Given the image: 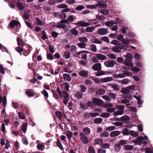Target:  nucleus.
<instances>
[{
	"label": "nucleus",
	"instance_id": "1",
	"mask_svg": "<svg viewBox=\"0 0 153 153\" xmlns=\"http://www.w3.org/2000/svg\"><path fill=\"white\" fill-rule=\"evenodd\" d=\"M148 138L146 136H145L144 137L143 136L139 137L137 138V140H133V142L136 145H141L142 144L141 141L143 140H146L148 139Z\"/></svg>",
	"mask_w": 153,
	"mask_h": 153
},
{
	"label": "nucleus",
	"instance_id": "2",
	"mask_svg": "<svg viewBox=\"0 0 153 153\" xmlns=\"http://www.w3.org/2000/svg\"><path fill=\"white\" fill-rule=\"evenodd\" d=\"M94 103L99 106H103L104 103L103 101L98 98H94L93 99Z\"/></svg>",
	"mask_w": 153,
	"mask_h": 153
},
{
	"label": "nucleus",
	"instance_id": "3",
	"mask_svg": "<svg viewBox=\"0 0 153 153\" xmlns=\"http://www.w3.org/2000/svg\"><path fill=\"white\" fill-rule=\"evenodd\" d=\"M73 24L78 26L79 27H88L90 25V24L89 23L84 22L82 21H79L78 22L76 23H74Z\"/></svg>",
	"mask_w": 153,
	"mask_h": 153
},
{
	"label": "nucleus",
	"instance_id": "4",
	"mask_svg": "<svg viewBox=\"0 0 153 153\" xmlns=\"http://www.w3.org/2000/svg\"><path fill=\"white\" fill-rule=\"evenodd\" d=\"M80 137L81 141L85 144H87L88 142V137L83 133L81 132L79 134Z\"/></svg>",
	"mask_w": 153,
	"mask_h": 153
},
{
	"label": "nucleus",
	"instance_id": "5",
	"mask_svg": "<svg viewBox=\"0 0 153 153\" xmlns=\"http://www.w3.org/2000/svg\"><path fill=\"white\" fill-rule=\"evenodd\" d=\"M124 64L127 66L132 67L134 64L132 62L131 60L128 58H126L124 60Z\"/></svg>",
	"mask_w": 153,
	"mask_h": 153
},
{
	"label": "nucleus",
	"instance_id": "6",
	"mask_svg": "<svg viewBox=\"0 0 153 153\" xmlns=\"http://www.w3.org/2000/svg\"><path fill=\"white\" fill-rule=\"evenodd\" d=\"M92 68L95 71H99L101 70V64L98 63L94 64L92 67Z\"/></svg>",
	"mask_w": 153,
	"mask_h": 153
},
{
	"label": "nucleus",
	"instance_id": "7",
	"mask_svg": "<svg viewBox=\"0 0 153 153\" xmlns=\"http://www.w3.org/2000/svg\"><path fill=\"white\" fill-rule=\"evenodd\" d=\"M17 43L19 47H23L25 45V43L20 38L18 37L17 38Z\"/></svg>",
	"mask_w": 153,
	"mask_h": 153
},
{
	"label": "nucleus",
	"instance_id": "8",
	"mask_svg": "<svg viewBox=\"0 0 153 153\" xmlns=\"http://www.w3.org/2000/svg\"><path fill=\"white\" fill-rule=\"evenodd\" d=\"M106 4V3L104 2V1H99L98 3L96 4V5L98 7L103 8H106L107 7Z\"/></svg>",
	"mask_w": 153,
	"mask_h": 153
},
{
	"label": "nucleus",
	"instance_id": "9",
	"mask_svg": "<svg viewBox=\"0 0 153 153\" xmlns=\"http://www.w3.org/2000/svg\"><path fill=\"white\" fill-rule=\"evenodd\" d=\"M119 46H120L121 50H126L129 47L128 45L123 43H120V44H119Z\"/></svg>",
	"mask_w": 153,
	"mask_h": 153
},
{
	"label": "nucleus",
	"instance_id": "10",
	"mask_svg": "<svg viewBox=\"0 0 153 153\" xmlns=\"http://www.w3.org/2000/svg\"><path fill=\"white\" fill-rule=\"evenodd\" d=\"M98 33L101 35H105L107 33V30L106 29L100 28L98 29Z\"/></svg>",
	"mask_w": 153,
	"mask_h": 153
},
{
	"label": "nucleus",
	"instance_id": "11",
	"mask_svg": "<svg viewBox=\"0 0 153 153\" xmlns=\"http://www.w3.org/2000/svg\"><path fill=\"white\" fill-rule=\"evenodd\" d=\"M2 102V104L4 107H5L6 105L7 104V99L6 97L4 96L2 98L1 96L0 95V103H1Z\"/></svg>",
	"mask_w": 153,
	"mask_h": 153
},
{
	"label": "nucleus",
	"instance_id": "12",
	"mask_svg": "<svg viewBox=\"0 0 153 153\" xmlns=\"http://www.w3.org/2000/svg\"><path fill=\"white\" fill-rule=\"evenodd\" d=\"M63 77H62L61 78L62 79L63 78H64L65 81H70L71 80V78L69 74H64L63 75Z\"/></svg>",
	"mask_w": 153,
	"mask_h": 153
},
{
	"label": "nucleus",
	"instance_id": "13",
	"mask_svg": "<svg viewBox=\"0 0 153 153\" xmlns=\"http://www.w3.org/2000/svg\"><path fill=\"white\" fill-rule=\"evenodd\" d=\"M31 48V46L30 45L27 46L28 49L26 50L25 48H24V52L22 53L23 55L25 56H27L30 53V49Z\"/></svg>",
	"mask_w": 153,
	"mask_h": 153
},
{
	"label": "nucleus",
	"instance_id": "14",
	"mask_svg": "<svg viewBox=\"0 0 153 153\" xmlns=\"http://www.w3.org/2000/svg\"><path fill=\"white\" fill-rule=\"evenodd\" d=\"M114 62L113 60H111V61H108V62H104V64L105 66L107 67L112 68L114 66Z\"/></svg>",
	"mask_w": 153,
	"mask_h": 153
},
{
	"label": "nucleus",
	"instance_id": "15",
	"mask_svg": "<svg viewBox=\"0 0 153 153\" xmlns=\"http://www.w3.org/2000/svg\"><path fill=\"white\" fill-rule=\"evenodd\" d=\"M120 133V131H115L111 132L110 134V137H114L117 136L119 135Z\"/></svg>",
	"mask_w": 153,
	"mask_h": 153
},
{
	"label": "nucleus",
	"instance_id": "16",
	"mask_svg": "<svg viewBox=\"0 0 153 153\" xmlns=\"http://www.w3.org/2000/svg\"><path fill=\"white\" fill-rule=\"evenodd\" d=\"M96 57L98 59L104 60L107 58L104 55L100 53H97L96 55Z\"/></svg>",
	"mask_w": 153,
	"mask_h": 153
},
{
	"label": "nucleus",
	"instance_id": "17",
	"mask_svg": "<svg viewBox=\"0 0 153 153\" xmlns=\"http://www.w3.org/2000/svg\"><path fill=\"white\" fill-rule=\"evenodd\" d=\"M111 50L117 53L120 52L121 51L120 46H118V47L116 46L113 47L112 48Z\"/></svg>",
	"mask_w": 153,
	"mask_h": 153
},
{
	"label": "nucleus",
	"instance_id": "18",
	"mask_svg": "<svg viewBox=\"0 0 153 153\" xmlns=\"http://www.w3.org/2000/svg\"><path fill=\"white\" fill-rule=\"evenodd\" d=\"M105 93V90L103 89L100 88L96 92V94L98 95H102L104 94Z\"/></svg>",
	"mask_w": 153,
	"mask_h": 153
},
{
	"label": "nucleus",
	"instance_id": "19",
	"mask_svg": "<svg viewBox=\"0 0 153 153\" xmlns=\"http://www.w3.org/2000/svg\"><path fill=\"white\" fill-rule=\"evenodd\" d=\"M79 74L82 77H86L88 76V71H81L79 72Z\"/></svg>",
	"mask_w": 153,
	"mask_h": 153
},
{
	"label": "nucleus",
	"instance_id": "20",
	"mask_svg": "<svg viewBox=\"0 0 153 153\" xmlns=\"http://www.w3.org/2000/svg\"><path fill=\"white\" fill-rule=\"evenodd\" d=\"M83 132L86 135H89L91 132L90 128L88 127H86L84 128L82 130Z\"/></svg>",
	"mask_w": 153,
	"mask_h": 153
},
{
	"label": "nucleus",
	"instance_id": "21",
	"mask_svg": "<svg viewBox=\"0 0 153 153\" xmlns=\"http://www.w3.org/2000/svg\"><path fill=\"white\" fill-rule=\"evenodd\" d=\"M17 7L18 9L19 10H23L25 7V6L23 5L20 2H19L17 4Z\"/></svg>",
	"mask_w": 153,
	"mask_h": 153
},
{
	"label": "nucleus",
	"instance_id": "22",
	"mask_svg": "<svg viewBox=\"0 0 153 153\" xmlns=\"http://www.w3.org/2000/svg\"><path fill=\"white\" fill-rule=\"evenodd\" d=\"M78 28V27H75L72 28L71 30V32L74 35L76 36L78 35V32L76 30V29L77 28Z\"/></svg>",
	"mask_w": 153,
	"mask_h": 153
},
{
	"label": "nucleus",
	"instance_id": "23",
	"mask_svg": "<svg viewBox=\"0 0 153 153\" xmlns=\"http://www.w3.org/2000/svg\"><path fill=\"white\" fill-rule=\"evenodd\" d=\"M75 97L79 99H80L82 98L83 94L80 92H76L75 94Z\"/></svg>",
	"mask_w": 153,
	"mask_h": 153
},
{
	"label": "nucleus",
	"instance_id": "24",
	"mask_svg": "<svg viewBox=\"0 0 153 153\" xmlns=\"http://www.w3.org/2000/svg\"><path fill=\"white\" fill-rule=\"evenodd\" d=\"M103 142V141L102 140L99 138L96 139L94 140L95 145H99L102 144Z\"/></svg>",
	"mask_w": 153,
	"mask_h": 153
},
{
	"label": "nucleus",
	"instance_id": "25",
	"mask_svg": "<svg viewBox=\"0 0 153 153\" xmlns=\"http://www.w3.org/2000/svg\"><path fill=\"white\" fill-rule=\"evenodd\" d=\"M95 29V28L93 27H88L85 29V31L88 32H91Z\"/></svg>",
	"mask_w": 153,
	"mask_h": 153
},
{
	"label": "nucleus",
	"instance_id": "26",
	"mask_svg": "<svg viewBox=\"0 0 153 153\" xmlns=\"http://www.w3.org/2000/svg\"><path fill=\"white\" fill-rule=\"evenodd\" d=\"M22 47H19L18 46V47H16L15 49L16 51L19 53L21 56L22 55L21 53L24 51V48H22Z\"/></svg>",
	"mask_w": 153,
	"mask_h": 153
},
{
	"label": "nucleus",
	"instance_id": "27",
	"mask_svg": "<svg viewBox=\"0 0 153 153\" xmlns=\"http://www.w3.org/2000/svg\"><path fill=\"white\" fill-rule=\"evenodd\" d=\"M64 57L66 59H69L71 55V53L70 51H66L64 53Z\"/></svg>",
	"mask_w": 153,
	"mask_h": 153
},
{
	"label": "nucleus",
	"instance_id": "28",
	"mask_svg": "<svg viewBox=\"0 0 153 153\" xmlns=\"http://www.w3.org/2000/svg\"><path fill=\"white\" fill-rule=\"evenodd\" d=\"M73 133L69 130L67 131L66 136L69 140H71V138L72 137Z\"/></svg>",
	"mask_w": 153,
	"mask_h": 153
},
{
	"label": "nucleus",
	"instance_id": "29",
	"mask_svg": "<svg viewBox=\"0 0 153 153\" xmlns=\"http://www.w3.org/2000/svg\"><path fill=\"white\" fill-rule=\"evenodd\" d=\"M124 111L122 110H118L117 111H115L114 114L115 116L118 115H121L123 114L124 113Z\"/></svg>",
	"mask_w": 153,
	"mask_h": 153
},
{
	"label": "nucleus",
	"instance_id": "30",
	"mask_svg": "<svg viewBox=\"0 0 153 153\" xmlns=\"http://www.w3.org/2000/svg\"><path fill=\"white\" fill-rule=\"evenodd\" d=\"M129 134L134 137H137L138 136L137 132L133 130H131L129 131Z\"/></svg>",
	"mask_w": 153,
	"mask_h": 153
},
{
	"label": "nucleus",
	"instance_id": "31",
	"mask_svg": "<svg viewBox=\"0 0 153 153\" xmlns=\"http://www.w3.org/2000/svg\"><path fill=\"white\" fill-rule=\"evenodd\" d=\"M77 45L79 46V47L81 48H85L87 44L82 42H80L77 44Z\"/></svg>",
	"mask_w": 153,
	"mask_h": 153
},
{
	"label": "nucleus",
	"instance_id": "32",
	"mask_svg": "<svg viewBox=\"0 0 153 153\" xmlns=\"http://www.w3.org/2000/svg\"><path fill=\"white\" fill-rule=\"evenodd\" d=\"M91 50L94 52H96L97 51V49L96 46L94 44H91L90 46Z\"/></svg>",
	"mask_w": 153,
	"mask_h": 153
},
{
	"label": "nucleus",
	"instance_id": "33",
	"mask_svg": "<svg viewBox=\"0 0 153 153\" xmlns=\"http://www.w3.org/2000/svg\"><path fill=\"white\" fill-rule=\"evenodd\" d=\"M130 119V117L126 115H124L123 116L121 117V121H128Z\"/></svg>",
	"mask_w": 153,
	"mask_h": 153
},
{
	"label": "nucleus",
	"instance_id": "34",
	"mask_svg": "<svg viewBox=\"0 0 153 153\" xmlns=\"http://www.w3.org/2000/svg\"><path fill=\"white\" fill-rule=\"evenodd\" d=\"M79 40L82 42H88V39L85 37L82 36L79 38Z\"/></svg>",
	"mask_w": 153,
	"mask_h": 153
},
{
	"label": "nucleus",
	"instance_id": "35",
	"mask_svg": "<svg viewBox=\"0 0 153 153\" xmlns=\"http://www.w3.org/2000/svg\"><path fill=\"white\" fill-rule=\"evenodd\" d=\"M113 80V79L111 77H108L102 79L101 80L103 82H107L111 81Z\"/></svg>",
	"mask_w": 153,
	"mask_h": 153
},
{
	"label": "nucleus",
	"instance_id": "36",
	"mask_svg": "<svg viewBox=\"0 0 153 153\" xmlns=\"http://www.w3.org/2000/svg\"><path fill=\"white\" fill-rule=\"evenodd\" d=\"M134 148L133 146L129 145H126L124 146V148L126 150H130Z\"/></svg>",
	"mask_w": 153,
	"mask_h": 153
},
{
	"label": "nucleus",
	"instance_id": "37",
	"mask_svg": "<svg viewBox=\"0 0 153 153\" xmlns=\"http://www.w3.org/2000/svg\"><path fill=\"white\" fill-rule=\"evenodd\" d=\"M25 93L29 97H32L34 95V93L31 90L26 91Z\"/></svg>",
	"mask_w": 153,
	"mask_h": 153
},
{
	"label": "nucleus",
	"instance_id": "38",
	"mask_svg": "<svg viewBox=\"0 0 153 153\" xmlns=\"http://www.w3.org/2000/svg\"><path fill=\"white\" fill-rule=\"evenodd\" d=\"M27 124L25 123H24L22 125V130L24 133L25 132L27 129Z\"/></svg>",
	"mask_w": 153,
	"mask_h": 153
},
{
	"label": "nucleus",
	"instance_id": "39",
	"mask_svg": "<svg viewBox=\"0 0 153 153\" xmlns=\"http://www.w3.org/2000/svg\"><path fill=\"white\" fill-rule=\"evenodd\" d=\"M62 93L63 94V97L64 99H69V95L67 92L65 90H63Z\"/></svg>",
	"mask_w": 153,
	"mask_h": 153
},
{
	"label": "nucleus",
	"instance_id": "40",
	"mask_svg": "<svg viewBox=\"0 0 153 153\" xmlns=\"http://www.w3.org/2000/svg\"><path fill=\"white\" fill-rule=\"evenodd\" d=\"M42 39L43 40H45L48 39L46 33L44 30H42Z\"/></svg>",
	"mask_w": 153,
	"mask_h": 153
},
{
	"label": "nucleus",
	"instance_id": "41",
	"mask_svg": "<svg viewBox=\"0 0 153 153\" xmlns=\"http://www.w3.org/2000/svg\"><path fill=\"white\" fill-rule=\"evenodd\" d=\"M56 144L57 146L59 147V148L61 150H62L63 149V148L62 145V143H61L59 140L58 139H57V141Z\"/></svg>",
	"mask_w": 153,
	"mask_h": 153
},
{
	"label": "nucleus",
	"instance_id": "42",
	"mask_svg": "<svg viewBox=\"0 0 153 153\" xmlns=\"http://www.w3.org/2000/svg\"><path fill=\"white\" fill-rule=\"evenodd\" d=\"M111 87L114 90L116 91L119 90L120 88V86L116 84L112 85Z\"/></svg>",
	"mask_w": 153,
	"mask_h": 153
},
{
	"label": "nucleus",
	"instance_id": "43",
	"mask_svg": "<svg viewBox=\"0 0 153 153\" xmlns=\"http://www.w3.org/2000/svg\"><path fill=\"white\" fill-rule=\"evenodd\" d=\"M92 41L94 43L98 44H101L102 42L101 41L97 38L92 39Z\"/></svg>",
	"mask_w": 153,
	"mask_h": 153
},
{
	"label": "nucleus",
	"instance_id": "44",
	"mask_svg": "<svg viewBox=\"0 0 153 153\" xmlns=\"http://www.w3.org/2000/svg\"><path fill=\"white\" fill-rule=\"evenodd\" d=\"M100 135L102 137H107L109 136V134L108 132L105 131L101 133Z\"/></svg>",
	"mask_w": 153,
	"mask_h": 153
},
{
	"label": "nucleus",
	"instance_id": "45",
	"mask_svg": "<svg viewBox=\"0 0 153 153\" xmlns=\"http://www.w3.org/2000/svg\"><path fill=\"white\" fill-rule=\"evenodd\" d=\"M121 147L120 146L118 143V144H116L114 146V149L117 152H119L120 151Z\"/></svg>",
	"mask_w": 153,
	"mask_h": 153
},
{
	"label": "nucleus",
	"instance_id": "46",
	"mask_svg": "<svg viewBox=\"0 0 153 153\" xmlns=\"http://www.w3.org/2000/svg\"><path fill=\"white\" fill-rule=\"evenodd\" d=\"M128 140H120L118 143V144L120 146H123L127 143Z\"/></svg>",
	"mask_w": 153,
	"mask_h": 153
},
{
	"label": "nucleus",
	"instance_id": "47",
	"mask_svg": "<svg viewBox=\"0 0 153 153\" xmlns=\"http://www.w3.org/2000/svg\"><path fill=\"white\" fill-rule=\"evenodd\" d=\"M96 19H98L99 20L102 21H103V20H105V16H103L102 15H97L96 16Z\"/></svg>",
	"mask_w": 153,
	"mask_h": 153
},
{
	"label": "nucleus",
	"instance_id": "48",
	"mask_svg": "<svg viewBox=\"0 0 153 153\" xmlns=\"http://www.w3.org/2000/svg\"><path fill=\"white\" fill-rule=\"evenodd\" d=\"M117 95L116 94H114L112 93H110L108 94V96L109 97H110L111 99L114 100L115 99V96Z\"/></svg>",
	"mask_w": 153,
	"mask_h": 153
},
{
	"label": "nucleus",
	"instance_id": "49",
	"mask_svg": "<svg viewBox=\"0 0 153 153\" xmlns=\"http://www.w3.org/2000/svg\"><path fill=\"white\" fill-rule=\"evenodd\" d=\"M56 116L59 119H61L62 118V115L61 112L59 111H57L55 113Z\"/></svg>",
	"mask_w": 153,
	"mask_h": 153
},
{
	"label": "nucleus",
	"instance_id": "50",
	"mask_svg": "<svg viewBox=\"0 0 153 153\" xmlns=\"http://www.w3.org/2000/svg\"><path fill=\"white\" fill-rule=\"evenodd\" d=\"M129 130L126 128H124L123 131V135H128L129 134V132L128 131Z\"/></svg>",
	"mask_w": 153,
	"mask_h": 153
},
{
	"label": "nucleus",
	"instance_id": "51",
	"mask_svg": "<svg viewBox=\"0 0 153 153\" xmlns=\"http://www.w3.org/2000/svg\"><path fill=\"white\" fill-rule=\"evenodd\" d=\"M101 13L104 15H107L109 14V12L106 9H101L100 10Z\"/></svg>",
	"mask_w": 153,
	"mask_h": 153
},
{
	"label": "nucleus",
	"instance_id": "52",
	"mask_svg": "<svg viewBox=\"0 0 153 153\" xmlns=\"http://www.w3.org/2000/svg\"><path fill=\"white\" fill-rule=\"evenodd\" d=\"M57 7L59 8H65L68 7V6L65 4H62L58 5L57 6Z\"/></svg>",
	"mask_w": 153,
	"mask_h": 153
},
{
	"label": "nucleus",
	"instance_id": "53",
	"mask_svg": "<svg viewBox=\"0 0 153 153\" xmlns=\"http://www.w3.org/2000/svg\"><path fill=\"white\" fill-rule=\"evenodd\" d=\"M29 14L27 12H25L24 13L23 16L24 19H29Z\"/></svg>",
	"mask_w": 153,
	"mask_h": 153
},
{
	"label": "nucleus",
	"instance_id": "54",
	"mask_svg": "<svg viewBox=\"0 0 153 153\" xmlns=\"http://www.w3.org/2000/svg\"><path fill=\"white\" fill-rule=\"evenodd\" d=\"M110 115L109 113L105 112L101 114L100 116L103 118H107L109 117Z\"/></svg>",
	"mask_w": 153,
	"mask_h": 153
},
{
	"label": "nucleus",
	"instance_id": "55",
	"mask_svg": "<svg viewBox=\"0 0 153 153\" xmlns=\"http://www.w3.org/2000/svg\"><path fill=\"white\" fill-rule=\"evenodd\" d=\"M122 96L123 98L125 99L128 98L130 99L131 97V95L129 94H123L122 95Z\"/></svg>",
	"mask_w": 153,
	"mask_h": 153
},
{
	"label": "nucleus",
	"instance_id": "56",
	"mask_svg": "<svg viewBox=\"0 0 153 153\" xmlns=\"http://www.w3.org/2000/svg\"><path fill=\"white\" fill-rule=\"evenodd\" d=\"M102 120V118H97L94 120V123H95L99 124L101 123Z\"/></svg>",
	"mask_w": 153,
	"mask_h": 153
},
{
	"label": "nucleus",
	"instance_id": "57",
	"mask_svg": "<svg viewBox=\"0 0 153 153\" xmlns=\"http://www.w3.org/2000/svg\"><path fill=\"white\" fill-rule=\"evenodd\" d=\"M146 153H153V149L150 148H146L145 149Z\"/></svg>",
	"mask_w": 153,
	"mask_h": 153
},
{
	"label": "nucleus",
	"instance_id": "58",
	"mask_svg": "<svg viewBox=\"0 0 153 153\" xmlns=\"http://www.w3.org/2000/svg\"><path fill=\"white\" fill-rule=\"evenodd\" d=\"M101 146L102 148L103 149H107L110 146L109 144L107 143H102L101 144Z\"/></svg>",
	"mask_w": 153,
	"mask_h": 153
},
{
	"label": "nucleus",
	"instance_id": "59",
	"mask_svg": "<svg viewBox=\"0 0 153 153\" xmlns=\"http://www.w3.org/2000/svg\"><path fill=\"white\" fill-rule=\"evenodd\" d=\"M85 8V7L83 5H80L77 6L75 8V9L77 10L81 11Z\"/></svg>",
	"mask_w": 153,
	"mask_h": 153
},
{
	"label": "nucleus",
	"instance_id": "60",
	"mask_svg": "<svg viewBox=\"0 0 153 153\" xmlns=\"http://www.w3.org/2000/svg\"><path fill=\"white\" fill-rule=\"evenodd\" d=\"M36 23L37 25H43L44 24V23H43L42 22V21L39 18H36Z\"/></svg>",
	"mask_w": 153,
	"mask_h": 153
},
{
	"label": "nucleus",
	"instance_id": "61",
	"mask_svg": "<svg viewBox=\"0 0 153 153\" xmlns=\"http://www.w3.org/2000/svg\"><path fill=\"white\" fill-rule=\"evenodd\" d=\"M111 44H113L116 46H119V44H120V43L119 41L116 40H114L111 42Z\"/></svg>",
	"mask_w": 153,
	"mask_h": 153
},
{
	"label": "nucleus",
	"instance_id": "62",
	"mask_svg": "<svg viewBox=\"0 0 153 153\" xmlns=\"http://www.w3.org/2000/svg\"><path fill=\"white\" fill-rule=\"evenodd\" d=\"M122 43L128 45L130 43V40L128 38H126L125 39H123V40L122 41Z\"/></svg>",
	"mask_w": 153,
	"mask_h": 153
},
{
	"label": "nucleus",
	"instance_id": "63",
	"mask_svg": "<svg viewBox=\"0 0 153 153\" xmlns=\"http://www.w3.org/2000/svg\"><path fill=\"white\" fill-rule=\"evenodd\" d=\"M114 24V22L108 21L105 22V25L106 26L108 27H111Z\"/></svg>",
	"mask_w": 153,
	"mask_h": 153
},
{
	"label": "nucleus",
	"instance_id": "64",
	"mask_svg": "<svg viewBox=\"0 0 153 153\" xmlns=\"http://www.w3.org/2000/svg\"><path fill=\"white\" fill-rule=\"evenodd\" d=\"M89 153H95L94 149L91 146L89 147L88 149Z\"/></svg>",
	"mask_w": 153,
	"mask_h": 153
}]
</instances>
